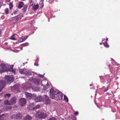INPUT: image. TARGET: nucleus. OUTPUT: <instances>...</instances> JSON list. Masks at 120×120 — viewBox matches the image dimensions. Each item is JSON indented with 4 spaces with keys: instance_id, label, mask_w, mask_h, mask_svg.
<instances>
[{
    "instance_id": "c9c22d12",
    "label": "nucleus",
    "mask_w": 120,
    "mask_h": 120,
    "mask_svg": "<svg viewBox=\"0 0 120 120\" xmlns=\"http://www.w3.org/2000/svg\"><path fill=\"white\" fill-rule=\"evenodd\" d=\"M49 120H56V119L54 117H52L49 119Z\"/></svg>"
},
{
    "instance_id": "9d476101",
    "label": "nucleus",
    "mask_w": 120,
    "mask_h": 120,
    "mask_svg": "<svg viewBox=\"0 0 120 120\" xmlns=\"http://www.w3.org/2000/svg\"><path fill=\"white\" fill-rule=\"evenodd\" d=\"M19 102L21 105L22 106L26 104V100L24 98L20 99Z\"/></svg>"
},
{
    "instance_id": "052dcab7",
    "label": "nucleus",
    "mask_w": 120,
    "mask_h": 120,
    "mask_svg": "<svg viewBox=\"0 0 120 120\" xmlns=\"http://www.w3.org/2000/svg\"><path fill=\"white\" fill-rule=\"evenodd\" d=\"M13 13H12V14H11L12 15H13Z\"/></svg>"
},
{
    "instance_id": "9b49d317",
    "label": "nucleus",
    "mask_w": 120,
    "mask_h": 120,
    "mask_svg": "<svg viewBox=\"0 0 120 120\" xmlns=\"http://www.w3.org/2000/svg\"><path fill=\"white\" fill-rule=\"evenodd\" d=\"M26 98L28 99H31L32 98V95L31 93L26 92L25 93Z\"/></svg>"
},
{
    "instance_id": "2eb2a0df",
    "label": "nucleus",
    "mask_w": 120,
    "mask_h": 120,
    "mask_svg": "<svg viewBox=\"0 0 120 120\" xmlns=\"http://www.w3.org/2000/svg\"><path fill=\"white\" fill-rule=\"evenodd\" d=\"M40 79H35L34 80V83L36 85H38L39 83Z\"/></svg>"
},
{
    "instance_id": "8fccbe9b",
    "label": "nucleus",
    "mask_w": 120,
    "mask_h": 120,
    "mask_svg": "<svg viewBox=\"0 0 120 120\" xmlns=\"http://www.w3.org/2000/svg\"><path fill=\"white\" fill-rule=\"evenodd\" d=\"M20 49H21V50H22V49L23 48L22 47H21Z\"/></svg>"
},
{
    "instance_id": "864d4df0",
    "label": "nucleus",
    "mask_w": 120,
    "mask_h": 120,
    "mask_svg": "<svg viewBox=\"0 0 120 120\" xmlns=\"http://www.w3.org/2000/svg\"><path fill=\"white\" fill-rule=\"evenodd\" d=\"M101 76H100V78L101 79Z\"/></svg>"
},
{
    "instance_id": "09e8293b",
    "label": "nucleus",
    "mask_w": 120,
    "mask_h": 120,
    "mask_svg": "<svg viewBox=\"0 0 120 120\" xmlns=\"http://www.w3.org/2000/svg\"><path fill=\"white\" fill-rule=\"evenodd\" d=\"M108 40V38H106V41H107Z\"/></svg>"
},
{
    "instance_id": "4c0bfd02",
    "label": "nucleus",
    "mask_w": 120,
    "mask_h": 120,
    "mask_svg": "<svg viewBox=\"0 0 120 120\" xmlns=\"http://www.w3.org/2000/svg\"><path fill=\"white\" fill-rule=\"evenodd\" d=\"M10 71L13 72H14V73L15 72V70L13 68L10 69Z\"/></svg>"
},
{
    "instance_id": "0eeeda50",
    "label": "nucleus",
    "mask_w": 120,
    "mask_h": 120,
    "mask_svg": "<svg viewBox=\"0 0 120 120\" xmlns=\"http://www.w3.org/2000/svg\"><path fill=\"white\" fill-rule=\"evenodd\" d=\"M22 115L19 113H18L16 115H13L11 116L12 119L16 118L17 119H20L22 118Z\"/></svg>"
},
{
    "instance_id": "f8f14e48",
    "label": "nucleus",
    "mask_w": 120,
    "mask_h": 120,
    "mask_svg": "<svg viewBox=\"0 0 120 120\" xmlns=\"http://www.w3.org/2000/svg\"><path fill=\"white\" fill-rule=\"evenodd\" d=\"M37 0H31L30 2V6H33L36 3Z\"/></svg>"
},
{
    "instance_id": "a878e982",
    "label": "nucleus",
    "mask_w": 120,
    "mask_h": 120,
    "mask_svg": "<svg viewBox=\"0 0 120 120\" xmlns=\"http://www.w3.org/2000/svg\"><path fill=\"white\" fill-rule=\"evenodd\" d=\"M21 45L23 47L27 46L28 45V43L27 42H26L23 44H22Z\"/></svg>"
},
{
    "instance_id": "f704fd0d",
    "label": "nucleus",
    "mask_w": 120,
    "mask_h": 120,
    "mask_svg": "<svg viewBox=\"0 0 120 120\" xmlns=\"http://www.w3.org/2000/svg\"><path fill=\"white\" fill-rule=\"evenodd\" d=\"M19 41L20 42H22L23 41H24V40L22 38V37L21 38H20L19 39Z\"/></svg>"
},
{
    "instance_id": "1a4fd4ad",
    "label": "nucleus",
    "mask_w": 120,
    "mask_h": 120,
    "mask_svg": "<svg viewBox=\"0 0 120 120\" xmlns=\"http://www.w3.org/2000/svg\"><path fill=\"white\" fill-rule=\"evenodd\" d=\"M17 98L15 97H14L12 98L10 101V103H9V105H11L16 103V102Z\"/></svg>"
},
{
    "instance_id": "de8ad7c7",
    "label": "nucleus",
    "mask_w": 120,
    "mask_h": 120,
    "mask_svg": "<svg viewBox=\"0 0 120 120\" xmlns=\"http://www.w3.org/2000/svg\"><path fill=\"white\" fill-rule=\"evenodd\" d=\"M105 40V38H103L102 39V41H103L104 40Z\"/></svg>"
},
{
    "instance_id": "ea45409f",
    "label": "nucleus",
    "mask_w": 120,
    "mask_h": 120,
    "mask_svg": "<svg viewBox=\"0 0 120 120\" xmlns=\"http://www.w3.org/2000/svg\"><path fill=\"white\" fill-rule=\"evenodd\" d=\"M78 112L77 111H76V112H75V114L76 115H78Z\"/></svg>"
},
{
    "instance_id": "39448f33",
    "label": "nucleus",
    "mask_w": 120,
    "mask_h": 120,
    "mask_svg": "<svg viewBox=\"0 0 120 120\" xmlns=\"http://www.w3.org/2000/svg\"><path fill=\"white\" fill-rule=\"evenodd\" d=\"M19 85L16 84L13 86L11 87V90L12 91L14 92L19 91Z\"/></svg>"
},
{
    "instance_id": "7c9ffc66",
    "label": "nucleus",
    "mask_w": 120,
    "mask_h": 120,
    "mask_svg": "<svg viewBox=\"0 0 120 120\" xmlns=\"http://www.w3.org/2000/svg\"><path fill=\"white\" fill-rule=\"evenodd\" d=\"M9 5L10 6L9 8L10 9H11L13 7V4L11 3H10L9 4Z\"/></svg>"
},
{
    "instance_id": "f03ea898",
    "label": "nucleus",
    "mask_w": 120,
    "mask_h": 120,
    "mask_svg": "<svg viewBox=\"0 0 120 120\" xmlns=\"http://www.w3.org/2000/svg\"><path fill=\"white\" fill-rule=\"evenodd\" d=\"M39 100V101H44L45 102L46 104H48L50 103L51 102L50 100L49 99L48 97L46 95H44L43 96L42 99V97H40Z\"/></svg>"
},
{
    "instance_id": "4468645a",
    "label": "nucleus",
    "mask_w": 120,
    "mask_h": 120,
    "mask_svg": "<svg viewBox=\"0 0 120 120\" xmlns=\"http://www.w3.org/2000/svg\"><path fill=\"white\" fill-rule=\"evenodd\" d=\"M31 6L32 7V9L34 11L37 10L39 7V5L38 4H36V5L34 4V6Z\"/></svg>"
},
{
    "instance_id": "7ed1b4c3",
    "label": "nucleus",
    "mask_w": 120,
    "mask_h": 120,
    "mask_svg": "<svg viewBox=\"0 0 120 120\" xmlns=\"http://www.w3.org/2000/svg\"><path fill=\"white\" fill-rule=\"evenodd\" d=\"M5 79L7 82V84H10L13 81V75H11L10 76H6Z\"/></svg>"
},
{
    "instance_id": "dca6fc26",
    "label": "nucleus",
    "mask_w": 120,
    "mask_h": 120,
    "mask_svg": "<svg viewBox=\"0 0 120 120\" xmlns=\"http://www.w3.org/2000/svg\"><path fill=\"white\" fill-rule=\"evenodd\" d=\"M23 3L22 2H20L18 6V8L19 9H20L22 8L24 5Z\"/></svg>"
},
{
    "instance_id": "13d9d810",
    "label": "nucleus",
    "mask_w": 120,
    "mask_h": 120,
    "mask_svg": "<svg viewBox=\"0 0 120 120\" xmlns=\"http://www.w3.org/2000/svg\"><path fill=\"white\" fill-rule=\"evenodd\" d=\"M48 21H49V20H48Z\"/></svg>"
},
{
    "instance_id": "2f4dec72",
    "label": "nucleus",
    "mask_w": 120,
    "mask_h": 120,
    "mask_svg": "<svg viewBox=\"0 0 120 120\" xmlns=\"http://www.w3.org/2000/svg\"><path fill=\"white\" fill-rule=\"evenodd\" d=\"M19 11V10L18 9H16L13 12V13L15 14H17V12Z\"/></svg>"
},
{
    "instance_id": "4be33fe9",
    "label": "nucleus",
    "mask_w": 120,
    "mask_h": 120,
    "mask_svg": "<svg viewBox=\"0 0 120 120\" xmlns=\"http://www.w3.org/2000/svg\"><path fill=\"white\" fill-rule=\"evenodd\" d=\"M31 88L34 91H36L37 90V88L35 86H33L31 87Z\"/></svg>"
},
{
    "instance_id": "b1692460",
    "label": "nucleus",
    "mask_w": 120,
    "mask_h": 120,
    "mask_svg": "<svg viewBox=\"0 0 120 120\" xmlns=\"http://www.w3.org/2000/svg\"><path fill=\"white\" fill-rule=\"evenodd\" d=\"M10 38L13 40H16V39L15 37V35H13Z\"/></svg>"
},
{
    "instance_id": "423d86ee",
    "label": "nucleus",
    "mask_w": 120,
    "mask_h": 120,
    "mask_svg": "<svg viewBox=\"0 0 120 120\" xmlns=\"http://www.w3.org/2000/svg\"><path fill=\"white\" fill-rule=\"evenodd\" d=\"M21 15H19L16 16H15L13 18L12 21L14 23H17L18 21L21 19Z\"/></svg>"
},
{
    "instance_id": "c756f323",
    "label": "nucleus",
    "mask_w": 120,
    "mask_h": 120,
    "mask_svg": "<svg viewBox=\"0 0 120 120\" xmlns=\"http://www.w3.org/2000/svg\"><path fill=\"white\" fill-rule=\"evenodd\" d=\"M28 37V36H24L22 37V38L23 39L24 41L27 39Z\"/></svg>"
},
{
    "instance_id": "58836bf2",
    "label": "nucleus",
    "mask_w": 120,
    "mask_h": 120,
    "mask_svg": "<svg viewBox=\"0 0 120 120\" xmlns=\"http://www.w3.org/2000/svg\"><path fill=\"white\" fill-rule=\"evenodd\" d=\"M109 87V86H108L107 87V88H106V89H105V90H104V91L105 92V91H106L107 90H108V87Z\"/></svg>"
},
{
    "instance_id": "49530a36",
    "label": "nucleus",
    "mask_w": 120,
    "mask_h": 120,
    "mask_svg": "<svg viewBox=\"0 0 120 120\" xmlns=\"http://www.w3.org/2000/svg\"><path fill=\"white\" fill-rule=\"evenodd\" d=\"M1 30L0 29V35L1 34Z\"/></svg>"
},
{
    "instance_id": "680f3d73",
    "label": "nucleus",
    "mask_w": 120,
    "mask_h": 120,
    "mask_svg": "<svg viewBox=\"0 0 120 120\" xmlns=\"http://www.w3.org/2000/svg\"><path fill=\"white\" fill-rule=\"evenodd\" d=\"M27 63V62H26V63H25V64L26 63Z\"/></svg>"
},
{
    "instance_id": "6ab92c4d",
    "label": "nucleus",
    "mask_w": 120,
    "mask_h": 120,
    "mask_svg": "<svg viewBox=\"0 0 120 120\" xmlns=\"http://www.w3.org/2000/svg\"><path fill=\"white\" fill-rule=\"evenodd\" d=\"M5 114H4L1 115L0 116V120H2L4 119L5 118Z\"/></svg>"
},
{
    "instance_id": "a18cd8bd",
    "label": "nucleus",
    "mask_w": 120,
    "mask_h": 120,
    "mask_svg": "<svg viewBox=\"0 0 120 120\" xmlns=\"http://www.w3.org/2000/svg\"><path fill=\"white\" fill-rule=\"evenodd\" d=\"M2 112V110H0V114L1 113V112Z\"/></svg>"
},
{
    "instance_id": "aec40b11",
    "label": "nucleus",
    "mask_w": 120,
    "mask_h": 120,
    "mask_svg": "<svg viewBox=\"0 0 120 120\" xmlns=\"http://www.w3.org/2000/svg\"><path fill=\"white\" fill-rule=\"evenodd\" d=\"M40 5L39 6V7H40V8H42L43 6H44V4L43 3V1H41L40 2Z\"/></svg>"
},
{
    "instance_id": "393cba45",
    "label": "nucleus",
    "mask_w": 120,
    "mask_h": 120,
    "mask_svg": "<svg viewBox=\"0 0 120 120\" xmlns=\"http://www.w3.org/2000/svg\"><path fill=\"white\" fill-rule=\"evenodd\" d=\"M40 107V105H37L35 107H34L33 109L35 110L36 109H37L39 108Z\"/></svg>"
},
{
    "instance_id": "f257e3e1",
    "label": "nucleus",
    "mask_w": 120,
    "mask_h": 120,
    "mask_svg": "<svg viewBox=\"0 0 120 120\" xmlns=\"http://www.w3.org/2000/svg\"><path fill=\"white\" fill-rule=\"evenodd\" d=\"M49 92L50 97L52 98L57 100H60L62 99L63 96L61 92L56 91L52 88L50 89Z\"/></svg>"
},
{
    "instance_id": "72a5a7b5",
    "label": "nucleus",
    "mask_w": 120,
    "mask_h": 120,
    "mask_svg": "<svg viewBox=\"0 0 120 120\" xmlns=\"http://www.w3.org/2000/svg\"><path fill=\"white\" fill-rule=\"evenodd\" d=\"M10 101H9L8 100H6L5 101V103L6 104L9 105V103H10Z\"/></svg>"
},
{
    "instance_id": "79ce46f5",
    "label": "nucleus",
    "mask_w": 120,
    "mask_h": 120,
    "mask_svg": "<svg viewBox=\"0 0 120 120\" xmlns=\"http://www.w3.org/2000/svg\"><path fill=\"white\" fill-rule=\"evenodd\" d=\"M39 75L40 77H41V78H43L44 77L43 75H41L40 74H39Z\"/></svg>"
},
{
    "instance_id": "473e14b6",
    "label": "nucleus",
    "mask_w": 120,
    "mask_h": 120,
    "mask_svg": "<svg viewBox=\"0 0 120 120\" xmlns=\"http://www.w3.org/2000/svg\"><path fill=\"white\" fill-rule=\"evenodd\" d=\"M11 95V94H7L6 95H4V97L5 98L7 97H8L10 96Z\"/></svg>"
},
{
    "instance_id": "412c9836",
    "label": "nucleus",
    "mask_w": 120,
    "mask_h": 120,
    "mask_svg": "<svg viewBox=\"0 0 120 120\" xmlns=\"http://www.w3.org/2000/svg\"><path fill=\"white\" fill-rule=\"evenodd\" d=\"M24 74L27 76H29L31 75V73L30 72L25 71L24 72Z\"/></svg>"
},
{
    "instance_id": "37998d69",
    "label": "nucleus",
    "mask_w": 120,
    "mask_h": 120,
    "mask_svg": "<svg viewBox=\"0 0 120 120\" xmlns=\"http://www.w3.org/2000/svg\"><path fill=\"white\" fill-rule=\"evenodd\" d=\"M34 65H36L37 66H38L39 64H36L35 63Z\"/></svg>"
},
{
    "instance_id": "a19ab883",
    "label": "nucleus",
    "mask_w": 120,
    "mask_h": 120,
    "mask_svg": "<svg viewBox=\"0 0 120 120\" xmlns=\"http://www.w3.org/2000/svg\"><path fill=\"white\" fill-rule=\"evenodd\" d=\"M71 118V117L70 116H69L68 118L70 119V120H72V118Z\"/></svg>"
},
{
    "instance_id": "4d7b16f0",
    "label": "nucleus",
    "mask_w": 120,
    "mask_h": 120,
    "mask_svg": "<svg viewBox=\"0 0 120 120\" xmlns=\"http://www.w3.org/2000/svg\"><path fill=\"white\" fill-rule=\"evenodd\" d=\"M23 65H24V64H25V63H23Z\"/></svg>"
},
{
    "instance_id": "c85d7f7f",
    "label": "nucleus",
    "mask_w": 120,
    "mask_h": 120,
    "mask_svg": "<svg viewBox=\"0 0 120 120\" xmlns=\"http://www.w3.org/2000/svg\"><path fill=\"white\" fill-rule=\"evenodd\" d=\"M5 11L6 14H8L9 13V10L8 8H7L5 9Z\"/></svg>"
},
{
    "instance_id": "ddd939ff",
    "label": "nucleus",
    "mask_w": 120,
    "mask_h": 120,
    "mask_svg": "<svg viewBox=\"0 0 120 120\" xmlns=\"http://www.w3.org/2000/svg\"><path fill=\"white\" fill-rule=\"evenodd\" d=\"M32 117L29 115H26L24 118V120H31Z\"/></svg>"
},
{
    "instance_id": "cd10ccee",
    "label": "nucleus",
    "mask_w": 120,
    "mask_h": 120,
    "mask_svg": "<svg viewBox=\"0 0 120 120\" xmlns=\"http://www.w3.org/2000/svg\"><path fill=\"white\" fill-rule=\"evenodd\" d=\"M103 44L107 48L109 46V45H108L107 42L106 41H105V43H103Z\"/></svg>"
},
{
    "instance_id": "e433bc0d",
    "label": "nucleus",
    "mask_w": 120,
    "mask_h": 120,
    "mask_svg": "<svg viewBox=\"0 0 120 120\" xmlns=\"http://www.w3.org/2000/svg\"><path fill=\"white\" fill-rule=\"evenodd\" d=\"M34 79H33V78L32 77H31L30 78H29V80L30 81H31L32 82H33L34 80Z\"/></svg>"
},
{
    "instance_id": "6e6d98bb",
    "label": "nucleus",
    "mask_w": 120,
    "mask_h": 120,
    "mask_svg": "<svg viewBox=\"0 0 120 120\" xmlns=\"http://www.w3.org/2000/svg\"><path fill=\"white\" fill-rule=\"evenodd\" d=\"M50 0H48V1L49 2V1H50Z\"/></svg>"
},
{
    "instance_id": "e2e57ef3",
    "label": "nucleus",
    "mask_w": 120,
    "mask_h": 120,
    "mask_svg": "<svg viewBox=\"0 0 120 120\" xmlns=\"http://www.w3.org/2000/svg\"><path fill=\"white\" fill-rule=\"evenodd\" d=\"M73 117V119H74V117Z\"/></svg>"
},
{
    "instance_id": "3c124183",
    "label": "nucleus",
    "mask_w": 120,
    "mask_h": 120,
    "mask_svg": "<svg viewBox=\"0 0 120 120\" xmlns=\"http://www.w3.org/2000/svg\"><path fill=\"white\" fill-rule=\"evenodd\" d=\"M92 85L91 84H90V86H91Z\"/></svg>"
},
{
    "instance_id": "c03bdc74",
    "label": "nucleus",
    "mask_w": 120,
    "mask_h": 120,
    "mask_svg": "<svg viewBox=\"0 0 120 120\" xmlns=\"http://www.w3.org/2000/svg\"><path fill=\"white\" fill-rule=\"evenodd\" d=\"M14 65H12L11 66V69H12V68L14 66Z\"/></svg>"
},
{
    "instance_id": "603ef678",
    "label": "nucleus",
    "mask_w": 120,
    "mask_h": 120,
    "mask_svg": "<svg viewBox=\"0 0 120 120\" xmlns=\"http://www.w3.org/2000/svg\"><path fill=\"white\" fill-rule=\"evenodd\" d=\"M102 44V43H100V45H101Z\"/></svg>"
},
{
    "instance_id": "a211bd4d",
    "label": "nucleus",
    "mask_w": 120,
    "mask_h": 120,
    "mask_svg": "<svg viewBox=\"0 0 120 120\" xmlns=\"http://www.w3.org/2000/svg\"><path fill=\"white\" fill-rule=\"evenodd\" d=\"M28 5L25 4L23 5V8L22 9V10L23 11L25 12L26 11L27 6Z\"/></svg>"
},
{
    "instance_id": "5fc2aeb1",
    "label": "nucleus",
    "mask_w": 120,
    "mask_h": 120,
    "mask_svg": "<svg viewBox=\"0 0 120 120\" xmlns=\"http://www.w3.org/2000/svg\"><path fill=\"white\" fill-rule=\"evenodd\" d=\"M43 0H41V1H43Z\"/></svg>"
},
{
    "instance_id": "f3484780",
    "label": "nucleus",
    "mask_w": 120,
    "mask_h": 120,
    "mask_svg": "<svg viewBox=\"0 0 120 120\" xmlns=\"http://www.w3.org/2000/svg\"><path fill=\"white\" fill-rule=\"evenodd\" d=\"M1 66L2 69L6 70L7 69V67L6 65L4 64H2L1 65Z\"/></svg>"
},
{
    "instance_id": "bb28decb",
    "label": "nucleus",
    "mask_w": 120,
    "mask_h": 120,
    "mask_svg": "<svg viewBox=\"0 0 120 120\" xmlns=\"http://www.w3.org/2000/svg\"><path fill=\"white\" fill-rule=\"evenodd\" d=\"M19 72L21 74H24V70L23 69H21L19 70Z\"/></svg>"
},
{
    "instance_id": "6e6552de",
    "label": "nucleus",
    "mask_w": 120,
    "mask_h": 120,
    "mask_svg": "<svg viewBox=\"0 0 120 120\" xmlns=\"http://www.w3.org/2000/svg\"><path fill=\"white\" fill-rule=\"evenodd\" d=\"M37 116L39 118H44L45 116V114L42 111H39L37 112L36 114Z\"/></svg>"
},
{
    "instance_id": "20e7f679",
    "label": "nucleus",
    "mask_w": 120,
    "mask_h": 120,
    "mask_svg": "<svg viewBox=\"0 0 120 120\" xmlns=\"http://www.w3.org/2000/svg\"><path fill=\"white\" fill-rule=\"evenodd\" d=\"M7 84V82L5 81V79L4 80H0V92L2 91V90L4 88Z\"/></svg>"
},
{
    "instance_id": "bf43d9fd",
    "label": "nucleus",
    "mask_w": 120,
    "mask_h": 120,
    "mask_svg": "<svg viewBox=\"0 0 120 120\" xmlns=\"http://www.w3.org/2000/svg\"><path fill=\"white\" fill-rule=\"evenodd\" d=\"M62 120H64V119H62Z\"/></svg>"
},
{
    "instance_id": "5701e85b",
    "label": "nucleus",
    "mask_w": 120,
    "mask_h": 120,
    "mask_svg": "<svg viewBox=\"0 0 120 120\" xmlns=\"http://www.w3.org/2000/svg\"><path fill=\"white\" fill-rule=\"evenodd\" d=\"M64 100L65 102H68V99L67 97L64 95Z\"/></svg>"
}]
</instances>
